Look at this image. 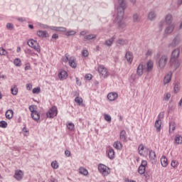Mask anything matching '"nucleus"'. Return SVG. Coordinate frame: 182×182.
I'll list each match as a JSON object with an SVG mask.
<instances>
[{
  "label": "nucleus",
  "instance_id": "de8ad7c7",
  "mask_svg": "<svg viewBox=\"0 0 182 182\" xmlns=\"http://www.w3.org/2000/svg\"><path fill=\"white\" fill-rule=\"evenodd\" d=\"M0 127H2V129H6V127H8V123L6 121H1Z\"/></svg>",
  "mask_w": 182,
  "mask_h": 182
},
{
  "label": "nucleus",
  "instance_id": "a19ab883",
  "mask_svg": "<svg viewBox=\"0 0 182 182\" xmlns=\"http://www.w3.org/2000/svg\"><path fill=\"white\" fill-rule=\"evenodd\" d=\"M174 130H176V124L174 122L169 123V133H172Z\"/></svg>",
  "mask_w": 182,
  "mask_h": 182
},
{
  "label": "nucleus",
  "instance_id": "6e6d98bb",
  "mask_svg": "<svg viewBox=\"0 0 182 182\" xmlns=\"http://www.w3.org/2000/svg\"><path fill=\"white\" fill-rule=\"evenodd\" d=\"M170 97H171V94H170V92H167L164 95V100H169Z\"/></svg>",
  "mask_w": 182,
  "mask_h": 182
},
{
  "label": "nucleus",
  "instance_id": "39448f33",
  "mask_svg": "<svg viewBox=\"0 0 182 182\" xmlns=\"http://www.w3.org/2000/svg\"><path fill=\"white\" fill-rule=\"evenodd\" d=\"M181 43V36L180 35L176 36L172 42L168 44V48H176V46H178Z\"/></svg>",
  "mask_w": 182,
  "mask_h": 182
},
{
  "label": "nucleus",
  "instance_id": "c756f323",
  "mask_svg": "<svg viewBox=\"0 0 182 182\" xmlns=\"http://www.w3.org/2000/svg\"><path fill=\"white\" fill-rule=\"evenodd\" d=\"M113 146L116 150H122L123 149V144L119 141H115Z\"/></svg>",
  "mask_w": 182,
  "mask_h": 182
},
{
  "label": "nucleus",
  "instance_id": "603ef678",
  "mask_svg": "<svg viewBox=\"0 0 182 182\" xmlns=\"http://www.w3.org/2000/svg\"><path fill=\"white\" fill-rule=\"evenodd\" d=\"M33 93L34 95H38V93H41V87H37L33 89Z\"/></svg>",
  "mask_w": 182,
  "mask_h": 182
},
{
  "label": "nucleus",
  "instance_id": "13d9d810",
  "mask_svg": "<svg viewBox=\"0 0 182 182\" xmlns=\"http://www.w3.org/2000/svg\"><path fill=\"white\" fill-rule=\"evenodd\" d=\"M157 120H161V119H164V112H160L157 117Z\"/></svg>",
  "mask_w": 182,
  "mask_h": 182
},
{
  "label": "nucleus",
  "instance_id": "5701e85b",
  "mask_svg": "<svg viewBox=\"0 0 182 182\" xmlns=\"http://www.w3.org/2000/svg\"><path fill=\"white\" fill-rule=\"evenodd\" d=\"M31 117L33 120L37 122V120H39V119H41V115L39 114V112H38V111H32Z\"/></svg>",
  "mask_w": 182,
  "mask_h": 182
},
{
  "label": "nucleus",
  "instance_id": "ddd939ff",
  "mask_svg": "<svg viewBox=\"0 0 182 182\" xmlns=\"http://www.w3.org/2000/svg\"><path fill=\"white\" fill-rule=\"evenodd\" d=\"M58 77L60 80H66V79H68V72H66L65 70H61L58 73Z\"/></svg>",
  "mask_w": 182,
  "mask_h": 182
},
{
  "label": "nucleus",
  "instance_id": "680f3d73",
  "mask_svg": "<svg viewBox=\"0 0 182 182\" xmlns=\"http://www.w3.org/2000/svg\"><path fill=\"white\" fill-rule=\"evenodd\" d=\"M85 78L87 80H92V74H87V75H85Z\"/></svg>",
  "mask_w": 182,
  "mask_h": 182
},
{
  "label": "nucleus",
  "instance_id": "69168bd1",
  "mask_svg": "<svg viewBox=\"0 0 182 182\" xmlns=\"http://www.w3.org/2000/svg\"><path fill=\"white\" fill-rule=\"evenodd\" d=\"M146 55L147 56H151V55H153V51H151V50H148Z\"/></svg>",
  "mask_w": 182,
  "mask_h": 182
},
{
  "label": "nucleus",
  "instance_id": "774afa93",
  "mask_svg": "<svg viewBox=\"0 0 182 182\" xmlns=\"http://www.w3.org/2000/svg\"><path fill=\"white\" fill-rule=\"evenodd\" d=\"M50 182H58V179H56L53 177H51L50 179Z\"/></svg>",
  "mask_w": 182,
  "mask_h": 182
},
{
  "label": "nucleus",
  "instance_id": "bb28decb",
  "mask_svg": "<svg viewBox=\"0 0 182 182\" xmlns=\"http://www.w3.org/2000/svg\"><path fill=\"white\" fill-rule=\"evenodd\" d=\"M154 126L156 129V132H158V133H159V132H161V120L156 119L155 122Z\"/></svg>",
  "mask_w": 182,
  "mask_h": 182
},
{
  "label": "nucleus",
  "instance_id": "e433bc0d",
  "mask_svg": "<svg viewBox=\"0 0 182 182\" xmlns=\"http://www.w3.org/2000/svg\"><path fill=\"white\" fill-rule=\"evenodd\" d=\"M11 92L14 96H16L18 95V87L16 85L11 87Z\"/></svg>",
  "mask_w": 182,
  "mask_h": 182
},
{
  "label": "nucleus",
  "instance_id": "58836bf2",
  "mask_svg": "<svg viewBox=\"0 0 182 182\" xmlns=\"http://www.w3.org/2000/svg\"><path fill=\"white\" fill-rule=\"evenodd\" d=\"M175 142L176 144H182V136L181 135H176L175 137Z\"/></svg>",
  "mask_w": 182,
  "mask_h": 182
},
{
  "label": "nucleus",
  "instance_id": "37998d69",
  "mask_svg": "<svg viewBox=\"0 0 182 182\" xmlns=\"http://www.w3.org/2000/svg\"><path fill=\"white\" fill-rule=\"evenodd\" d=\"M51 167L54 168L55 170H57V168H59V164H58V161H53L51 163Z\"/></svg>",
  "mask_w": 182,
  "mask_h": 182
},
{
  "label": "nucleus",
  "instance_id": "bf43d9fd",
  "mask_svg": "<svg viewBox=\"0 0 182 182\" xmlns=\"http://www.w3.org/2000/svg\"><path fill=\"white\" fill-rule=\"evenodd\" d=\"M70 60V58H69V56L68 55V54H65V57L63 58V62L66 63H69V60Z\"/></svg>",
  "mask_w": 182,
  "mask_h": 182
},
{
  "label": "nucleus",
  "instance_id": "412c9836",
  "mask_svg": "<svg viewBox=\"0 0 182 182\" xmlns=\"http://www.w3.org/2000/svg\"><path fill=\"white\" fill-rule=\"evenodd\" d=\"M68 63L69 65L74 69L76 68L77 66V64L76 63V58H75V57H70Z\"/></svg>",
  "mask_w": 182,
  "mask_h": 182
},
{
  "label": "nucleus",
  "instance_id": "393cba45",
  "mask_svg": "<svg viewBox=\"0 0 182 182\" xmlns=\"http://www.w3.org/2000/svg\"><path fill=\"white\" fill-rule=\"evenodd\" d=\"M125 58L127 60V62H129V63H132L133 62V53H132V52H127L126 55H125Z\"/></svg>",
  "mask_w": 182,
  "mask_h": 182
},
{
  "label": "nucleus",
  "instance_id": "338daca9",
  "mask_svg": "<svg viewBox=\"0 0 182 182\" xmlns=\"http://www.w3.org/2000/svg\"><path fill=\"white\" fill-rule=\"evenodd\" d=\"M59 38V36L56 33L53 34L52 36V39H58Z\"/></svg>",
  "mask_w": 182,
  "mask_h": 182
},
{
  "label": "nucleus",
  "instance_id": "cd10ccee",
  "mask_svg": "<svg viewBox=\"0 0 182 182\" xmlns=\"http://www.w3.org/2000/svg\"><path fill=\"white\" fill-rule=\"evenodd\" d=\"M127 43H129V41L123 38H119L117 41V45L119 46H124V45H127Z\"/></svg>",
  "mask_w": 182,
  "mask_h": 182
},
{
  "label": "nucleus",
  "instance_id": "f3484780",
  "mask_svg": "<svg viewBox=\"0 0 182 182\" xmlns=\"http://www.w3.org/2000/svg\"><path fill=\"white\" fill-rule=\"evenodd\" d=\"M14 178L18 180V181H21L22 178H23V172L22 171H16L14 174Z\"/></svg>",
  "mask_w": 182,
  "mask_h": 182
},
{
  "label": "nucleus",
  "instance_id": "423d86ee",
  "mask_svg": "<svg viewBox=\"0 0 182 182\" xmlns=\"http://www.w3.org/2000/svg\"><path fill=\"white\" fill-rule=\"evenodd\" d=\"M27 45H28L30 48H33L36 52H41V46H39V44H38V41L31 39L28 41Z\"/></svg>",
  "mask_w": 182,
  "mask_h": 182
},
{
  "label": "nucleus",
  "instance_id": "72a5a7b5",
  "mask_svg": "<svg viewBox=\"0 0 182 182\" xmlns=\"http://www.w3.org/2000/svg\"><path fill=\"white\" fill-rule=\"evenodd\" d=\"M144 150H146L144 145L140 144L138 147L139 154H140V156H144Z\"/></svg>",
  "mask_w": 182,
  "mask_h": 182
},
{
  "label": "nucleus",
  "instance_id": "2eb2a0df",
  "mask_svg": "<svg viewBox=\"0 0 182 182\" xmlns=\"http://www.w3.org/2000/svg\"><path fill=\"white\" fill-rule=\"evenodd\" d=\"M119 139H120L121 141H123L124 143H127V134L126 133L125 130H122L120 132Z\"/></svg>",
  "mask_w": 182,
  "mask_h": 182
},
{
  "label": "nucleus",
  "instance_id": "a878e982",
  "mask_svg": "<svg viewBox=\"0 0 182 182\" xmlns=\"http://www.w3.org/2000/svg\"><path fill=\"white\" fill-rule=\"evenodd\" d=\"M17 21L18 22H21V23H25L26 22L27 23H31V18H26V17H18L17 18Z\"/></svg>",
  "mask_w": 182,
  "mask_h": 182
},
{
  "label": "nucleus",
  "instance_id": "f257e3e1",
  "mask_svg": "<svg viewBox=\"0 0 182 182\" xmlns=\"http://www.w3.org/2000/svg\"><path fill=\"white\" fill-rule=\"evenodd\" d=\"M118 5L119 6L117 7V15L114 19V23L117 25L119 29H126L127 23L124 21L126 1L124 0H118Z\"/></svg>",
  "mask_w": 182,
  "mask_h": 182
},
{
  "label": "nucleus",
  "instance_id": "79ce46f5",
  "mask_svg": "<svg viewBox=\"0 0 182 182\" xmlns=\"http://www.w3.org/2000/svg\"><path fill=\"white\" fill-rule=\"evenodd\" d=\"M104 119L105 122H108V123H110L112 122V117L107 114H104Z\"/></svg>",
  "mask_w": 182,
  "mask_h": 182
},
{
  "label": "nucleus",
  "instance_id": "2f4dec72",
  "mask_svg": "<svg viewBox=\"0 0 182 182\" xmlns=\"http://www.w3.org/2000/svg\"><path fill=\"white\" fill-rule=\"evenodd\" d=\"M156 12L154 11H151L148 14V19H149V21H154V19H156Z\"/></svg>",
  "mask_w": 182,
  "mask_h": 182
},
{
  "label": "nucleus",
  "instance_id": "4c0bfd02",
  "mask_svg": "<svg viewBox=\"0 0 182 182\" xmlns=\"http://www.w3.org/2000/svg\"><path fill=\"white\" fill-rule=\"evenodd\" d=\"M79 173L83 176H87V174H89V172L87 171V169L83 167H80L79 168Z\"/></svg>",
  "mask_w": 182,
  "mask_h": 182
},
{
  "label": "nucleus",
  "instance_id": "c85d7f7f",
  "mask_svg": "<svg viewBox=\"0 0 182 182\" xmlns=\"http://www.w3.org/2000/svg\"><path fill=\"white\" fill-rule=\"evenodd\" d=\"M5 116L9 120H11L14 117V110L8 109L6 112Z\"/></svg>",
  "mask_w": 182,
  "mask_h": 182
},
{
  "label": "nucleus",
  "instance_id": "a211bd4d",
  "mask_svg": "<svg viewBox=\"0 0 182 182\" xmlns=\"http://www.w3.org/2000/svg\"><path fill=\"white\" fill-rule=\"evenodd\" d=\"M157 159V156L156 155V152L153 150L149 151V159L151 163H156Z\"/></svg>",
  "mask_w": 182,
  "mask_h": 182
},
{
  "label": "nucleus",
  "instance_id": "49530a36",
  "mask_svg": "<svg viewBox=\"0 0 182 182\" xmlns=\"http://www.w3.org/2000/svg\"><path fill=\"white\" fill-rule=\"evenodd\" d=\"M14 64L15 65V66H18V67L21 66V59L19 58L14 59Z\"/></svg>",
  "mask_w": 182,
  "mask_h": 182
},
{
  "label": "nucleus",
  "instance_id": "c03bdc74",
  "mask_svg": "<svg viewBox=\"0 0 182 182\" xmlns=\"http://www.w3.org/2000/svg\"><path fill=\"white\" fill-rule=\"evenodd\" d=\"M66 36H74V35H76V31L73 30L68 31L65 33Z\"/></svg>",
  "mask_w": 182,
  "mask_h": 182
},
{
  "label": "nucleus",
  "instance_id": "a18cd8bd",
  "mask_svg": "<svg viewBox=\"0 0 182 182\" xmlns=\"http://www.w3.org/2000/svg\"><path fill=\"white\" fill-rule=\"evenodd\" d=\"M133 21L134 22H140V16H139V14H134Z\"/></svg>",
  "mask_w": 182,
  "mask_h": 182
},
{
  "label": "nucleus",
  "instance_id": "b1692460",
  "mask_svg": "<svg viewBox=\"0 0 182 182\" xmlns=\"http://www.w3.org/2000/svg\"><path fill=\"white\" fill-rule=\"evenodd\" d=\"M116 39V36H113L111 38H109L105 41V45L106 46H112L113 45V42H114Z\"/></svg>",
  "mask_w": 182,
  "mask_h": 182
},
{
  "label": "nucleus",
  "instance_id": "3c124183",
  "mask_svg": "<svg viewBox=\"0 0 182 182\" xmlns=\"http://www.w3.org/2000/svg\"><path fill=\"white\" fill-rule=\"evenodd\" d=\"M75 102L78 105H82V103H83V100L82 99V97H76L75 99Z\"/></svg>",
  "mask_w": 182,
  "mask_h": 182
},
{
  "label": "nucleus",
  "instance_id": "0e129e2a",
  "mask_svg": "<svg viewBox=\"0 0 182 182\" xmlns=\"http://www.w3.org/2000/svg\"><path fill=\"white\" fill-rule=\"evenodd\" d=\"M65 154L67 157H70V151L69 150H65Z\"/></svg>",
  "mask_w": 182,
  "mask_h": 182
},
{
  "label": "nucleus",
  "instance_id": "4be33fe9",
  "mask_svg": "<svg viewBox=\"0 0 182 182\" xmlns=\"http://www.w3.org/2000/svg\"><path fill=\"white\" fill-rule=\"evenodd\" d=\"M107 154L108 157L110 160H113L114 159L115 153H114V149L112 148H109L107 150Z\"/></svg>",
  "mask_w": 182,
  "mask_h": 182
},
{
  "label": "nucleus",
  "instance_id": "8fccbe9b",
  "mask_svg": "<svg viewBox=\"0 0 182 182\" xmlns=\"http://www.w3.org/2000/svg\"><path fill=\"white\" fill-rule=\"evenodd\" d=\"M67 127L68 129H70V131L74 130L75 129V124L70 122L67 124Z\"/></svg>",
  "mask_w": 182,
  "mask_h": 182
},
{
  "label": "nucleus",
  "instance_id": "f8f14e48",
  "mask_svg": "<svg viewBox=\"0 0 182 182\" xmlns=\"http://www.w3.org/2000/svg\"><path fill=\"white\" fill-rule=\"evenodd\" d=\"M176 28V24H168L164 30V33L166 35H170V33H173L174 28Z\"/></svg>",
  "mask_w": 182,
  "mask_h": 182
},
{
  "label": "nucleus",
  "instance_id": "f03ea898",
  "mask_svg": "<svg viewBox=\"0 0 182 182\" xmlns=\"http://www.w3.org/2000/svg\"><path fill=\"white\" fill-rule=\"evenodd\" d=\"M164 23H166V25H173V15L171 14H167L165 16V20L159 22V31H163V26H164Z\"/></svg>",
  "mask_w": 182,
  "mask_h": 182
},
{
  "label": "nucleus",
  "instance_id": "7c9ffc66",
  "mask_svg": "<svg viewBox=\"0 0 182 182\" xmlns=\"http://www.w3.org/2000/svg\"><path fill=\"white\" fill-rule=\"evenodd\" d=\"M161 164L162 166V167H167V166H168V162L167 161V158L164 156H163L161 158Z\"/></svg>",
  "mask_w": 182,
  "mask_h": 182
},
{
  "label": "nucleus",
  "instance_id": "20e7f679",
  "mask_svg": "<svg viewBox=\"0 0 182 182\" xmlns=\"http://www.w3.org/2000/svg\"><path fill=\"white\" fill-rule=\"evenodd\" d=\"M98 171L104 176V177H106V176H108L110 174V168L106 166V165L103 164H100L98 165Z\"/></svg>",
  "mask_w": 182,
  "mask_h": 182
},
{
  "label": "nucleus",
  "instance_id": "864d4df0",
  "mask_svg": "<svg viewBox=\"0 0 182 182\" xmlns=\"http://www.w3.org/2000/svg\"><path fill=\"white\" fill-rule=\"evenodd\" d=\"M8 52H6V50H5L4 48H0V55L1 56H5Z\"/></svg>",
  "mask_w": 182,
  "mask_h": 182
},
{
  "label": "nucleus",
  "instance_id": "4d7b16f0",
  "mask_svg": "<svg viewBox=\"0 0 182 182\" xmlns=\"http://www.w3.org/2000/svg\"><path fill=\"white\" fill-rule=\"evenodd\" d=\"M173 90L176 93H178V92L180 91V85H178V84H176L174 85Z\"/></svg>",
  "mask_w": 182,
  "mask_h": 182
},
{
  "label": "nucleus",
  "instance_id": "7ed1b4c3",
  "mask_svg": "<svg viewBox=\"0 0 182 182\" xmlns=\"http://www.w3.org/2000/svg\"><path fill=\"white\" fill-rule=\"evenodd\" d=\"M168 62V55L167 54H163L159 61V68L160 69H164L166 68V65H167V63Z\"/></svg>",
  "mask_w": 182,
  "mask_h": 182
},
{
  "label": "nucleus",
  "instance_id": "e2e57ef3",
  "mask_svg": "<svg viewBox=\"0 0 182 182\" xmlns=\"http://www.w3.org/2000/svg\"><path fill=\"white\" fill-rule=\"evenodd\" d=\"M26 87L27 90H32V84L31 83L26 84Z\"/></svg>",
  "mask_w": 182,
  "mask_h": 182
},
{
  "label": "nucleus",
  "instance_id": "473e14b6",
  "mask_svg": "<svg viewBox=\"0 0 182 182\" xmlns=\"http://www.w3.org/2000/svg\"><path fill=\"white\" fill-rule=\"evenodd\" d=\"M97 37L96 34H89L84 37V41H92V39H96Z\"/></svg>",
  "mask_w": 182,
  "mask_h": 182
},
{
  "label": "nucleus",
  "instance_id": "0eeeda50",
  "mask_svg": "<svg viewBox=\"0 0 182 182\" xmlns=\"http://www.w3.org/2000/svg\"><path fill=\"white\" fill-rule=\"evenodd\" d=\"M47 117L49 119H53L55 116H58V107H52L48 112L46 113Z\"/></svg>",
  "mask_w": 182,
  "mask_h": 182
},
{
  "label": "nucleus",
  "instance_id": "5fc2aeb1",
  "mask_svg": "<svg viewBox=\"0 0 182 182\" xmlns=\"http://www.w3.org/2000/svg\"><path fill=\"white\" fill-rule=\"evenodd\" d=\"M82 56H83V58H87V56H89V51H87V50H82Z\"/></svg>",
  "mask_w": 182,
  "mask_h": 182
},
{
  "label": "nucleus",
  "instance_id": "6e6552de",
  "mask_svg": "<svg viewBox=\"0 0 182 182\" xmlns=\"http://www.w3.org/2000/svg\"><path fill=\"white\" fill-rule=\"evenodd\" d=\"M98 73L102 76V77H107L109 76V73H107V69L104 65H99L97 68Z\"/></svg>",
  "mask_w": 182,
  "mask_h": 182
},
{
  "label": "nucleus",
  "instance_id": "052dcab7",
  "mask_svg": "<svg viewBox=\"0 0 182 182\" xmlns=\"http://www.w3.org/2000/svg\"><path fill=\"white\" fill-rule=\"evenodd\" d=\"M6 26V28L9 29L10 31L14 29V24H12L11 23H7Z\"/></svg>",
  "mask_w": 182,
  "mask_h": 182
},
{
  "label": "nucleus",
  "instance_id": "c9c22d12",
  "mask_svg": "<svg viewBox=\"0 0 182 182\" xmlns=\"http://www.w3.org/2000/svg\"><path fill=\"white\" fill-rule=\"evenodd\" d=\"M24 52L26 53V55H27V56H34V55H36L33 50L29 49V48H27L26 50H24Z\"/></svg>",
  "mask_w": 182,
  "mask_h": 182
},
{
  "label": "nucleus",
  "instance_id": "9d476101",
  "mask_svg": "<svg viewBox=\"0 0 182 182\" xmlns=\"http://www.w3.org/2000/svg\"><path fill=\"white\" fill-rule=\"evenodd\" d=\"M146 166H147V161L143 160L141 165L138 168L139 174H144L146 173Z\"/></svg>",
  "mask_w": 182,
  "mask_h": 182
},
{
  "label": "nucleus",
  "instance_id": "f704fd0d",
  "mask_svg": "<svg viewBox=\"0 0 182 182\" xmlns=\"http://www.w3.org/2000/svg\"><path fill=\"white\" fill-rule=\"evenodd\" d=\"M153 66H154L153 61L151 60L148 61L146 63L147 72H151V70H153Z\"/></svg>",
  "mask_w": 182,
  "mask_h": 182
},
{
  "label": "nucleus",
  "instance_id": "9b49d317",
  "mask_svg": "<svg viewBox=\"0 0 182 182\" xmlns=\"http://www.w3.org/2000/svg\"><path fill=\"white\" fill-rule=\"evenodd\" d=\"M178 58H180V49L175 48L171 53L170 60H178Z\"/></svg>",
  "mask_w": 182,
  "mask_h": 182
},
{
  "label": "nucleus",
  "instance_id": "6ab92c4d",
  "mask_svg": "<svg viewBox=\"0 0 182 182\" xmlns=\"http://www.w3.org/2000/svg\"><path fill=\"white\" fill-rule=\"evenodd\" d=\"M146 66L144 65L142 63L139 64L137 67V70H136V74L138 75V76H142L143 75V71L144 70V68Z\"/></svg>",
  "mask_w": 182,
  "mask_h": 182
},
{
  "label": "nucleus",
  "instance_id": "09e8293b",
  "mask_svg": "<svg viewBox=\"0 0 182 182\" xmlns=\"http://www.w3.org/2000/svg\"><path fill=\"white\" fill-rule=\"evenodd\" d=\"M171 166L173 168H176V167H177L178 166V161H177L176 160H172L171 163Z\"/></svg>",
  "mask_w": 182,
  "mask_h": 182
},
{
  "label": "nucleus",
  "instance_id": "dca6fc26",
  "mask_svg": "<svg viewBox=\"0 0 182 182\" xmlns=\"http://www.w3.org/2000/svg\"><path fill=\"white\" fill-rule=\"evenodd\" d=\"M47 28L52 31H55V32H66V28L65 27L47 26Z\"/></svg>",
  "mask_w": 182,
  "mask_h": 182
},
{
  "label": "nucleus",
  "instance_id": "4468645a",
  "mask_svg": "<svg viewBox=\"0 0 182 182\" xmlns=\"http://www.w3.org/2000/svg\"><path fill=\"white\" fill-rule=\"evenodd\" d=\"M117 97H119V95H117V92H109L107 95V99L109 102H114V100H116Z\"/></svg>",
  "mask_w": 182,
  "mask_h": 182
},
{
  "label": "nucleus",
  "instance_id": "aec40b11",
  "mask_svg": "<svg viewBox=\"0 0 182 182\" xmlns=\"http://www.w3.org/2000/svg\"><path fill=\"white\" fill-rule=\"evenodd\" d=\"M171 76H173V74L171 72L166 74L164 78V84L167 85L168 83H170L171 82Z\"/></svg>",
  "mask_w": 182,
  "mask_h": 182
},
{
  "label": "nucleus",
  "instance_id": "ea45409f",
  "mask_svg": "<svg viewBox=\"0 0 182 182\" xmlns=\"http://www.w3.org/2000/svg\"><path fill=\"white\" fill-rule=\"evenodd\" d=\"M37 35L39 38H46V31L40 30L37 31Z\"/></svg>",
  "mask_w": 182,
  "mask_h": 182
},
{
  "label": "nucleus",
  "instance_id": "1a4fd4ad",
  "mask_svg": "<svg viewBox=\"0 0 182 182\" xmlns=\"http://www.w3.org/2000/svg\"><path fill=\"white\" fill-rule=\"evenodd\" d=\"M169 63L171 68L173 69L174 70H177L178 68L181 65V63L179 60H169Z\"/></svg>",
  "mask_w": 182,
  "mask_h": 182
}]
</instances>
